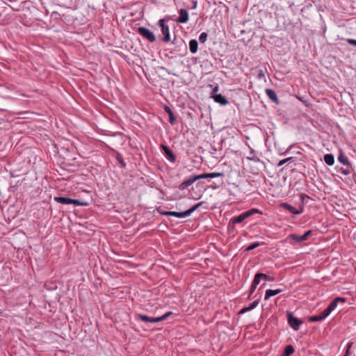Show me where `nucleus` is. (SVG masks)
Masks as SVG:
<instances>
[{"label": "nucleus", "mask_w": 356, "mask_h": 356, "mask_svg": "<svg viewBox=\"0 0 356 356\" xmlns=\"http://www.w3.org/2000/svg\"><path fill=\"white\" fill-rule=\"evenodd\" d=\"M331 312L326 308L325 309H324L321 314H320V316L321 317V318L323 320L325 319L327 316H329V314H330Z\"/></svg>", "instance_id": "nucleus-33"}, {"label": "nucleus", "mask_w": 356, "mask_h": 356, "mask_svg": "<svg viewBox=\"0 0 356 356\" xmlns=\"http://www.w3.org/2000/svg\"><path fill=\"white\" fill-rule=\"evenodd\" d=\"M353 344V342H348V344L346 346V353H345V355L343 356H348L349 355L350 350Z\"/></svg>", "instance_id": "nucleus-35"}, {"label": "nucleus", "mask_w": 356, "mask_h": 356, "mask_svg": "<svg viewBox=\"0 0 356 356\" xmlns=\"http://www.w3.org/2000/svg\"><path fill=\"white\" fill-rule=\"evenodd\" d=\"M346 41L349 44H351V45H353V46H356V40L351 39V38H348V39L346 40Z\"/></svg>", "instance_id": "nucleus-38"}, {"label": "nucleus", "mask_w": 356, "mask_h": 356, "mask_svg": "<svg viewBox=\"0 0 356 356\" xmlns=\"http://www.w3.org/2000/svg\"><path fill=\"white\" fill-rule=\"evenodd\" d=\"M115 159L119 162V163L120 164L122 168H125L127 167V164H126L125 161H124V159L121 154L117 153L116 156H115Z\"/></svg>", "instance_id": "nucleus-21"}, {"label": "nucleus", "mask_w": 356, "mask_h": 356, "mask_svg": "<svg viewBox=\"0 0 356 356\" xmlns=\"http://www.w3.org/2000/svg\"><path fill=\"white\" fill-rule=\"evenodd\" d=\"M164 111L168 113V115L169 116V122L171 124H174L176 122L177 119L175 117L172 111L168 106H164Z\"/></svg>", "instance_id": "nucleus-16"}, {"label": "nucleus", "mask_w": 356, "mask_h": 356, "mask_svg": "<svg viewBox=\"0 0 356 356\" xmlns=\"http://www.w3.org/2000/svg\"><path fill=\"white\" fill-rule=\"evenodd\" d=\"M334 300H336V302L337 303L339 302H346V298H342V297H337L334 298Z\"/></svg>", "instance_id": "nucleus-40"}, {"label": "nucleus", "mask_w": 356, "mask_h": 356, "mask_svg": "<svg viewBox=\"0 0 356 356\" xmlns=\"http://www.w3.org/2000/svg\"><path fill=\"white\" fill-rule=\"evenodd\" d=\"M343 173L346 175H348L350 173V171L348 170H343Z\"/></svg>", "instance_id": "nucleus-43"}, {"label": "nucleus", "mask_w": 356, "mask_h": 356, "mask_svg": "<svg viewBox=\"0 0 356 356\" xmlns=\"http://www.w3.org/2000/svg\"><path fill=\"white\" fill-rule=\"evenodd\" d=\"M250 149V155L247 156V159L250 161H252L254 162H259L260 161V159L258 156H256L255 151L250 147H249Z\"/></svg>", "instance_id": "nucleus-18"}, {"label": "nucleus", "mask_w": 356, "mask_h": 356, "mask_svg": "<svg viewBox=\"0 0 356 356\" xmlns=\"http://www.w3.org/2000/svg\"><path fill=\"white\" fill-rule=\"evenodd\" d=\"M312 230H308L303 235L299 236L296 234H291L289 236V238L293 239L296 242L300 243L307 240L309 236L312 234Z\"/></svg>", "instance_id": "nucleus-9"}, {"label": "nucleus", "mask_w": 356, "mask_h": 356, "mask_svg": "<svg viewBox=\"0 0 356 356\" xmlns=\"http://www.w3.org/2000/svg\"><path fill=\"white\" fill-rule=\"evenodd\" d=\"M196 180L202 179H208L209 173H203L198 175H195Z\"/></svg>", "instance_id": "nucleus-34"}, {"label": "nucleus", "mask_w": 356, "mask_h": 356, "mask_svg": "<svg viewBox=\"0 0 356 356\" xmlns=\"http://www.w3.org/2000/svg\"><path fill=\"white\" fill-rule=\"evenodd\" d=\"M282 289H268L266 291V293L264 296V300H268L270 297L277 295L280 293L282 292Z\"/></svg>", "instance_id": "nucleus-15"}, {"label": "nucleus", "mask_w": 356, "mask_h": 356, "mask_svg": "<svg viewBox=\"0 0 356 356\" xmlns=\"http://www.w3.org/2000/svg\"><path fill=\"white\" fill-rule=\"evenodd\" d=\"M261 280V274H260V273H257L255 274L252 284H254V286L256 285L257 286V285L259 284Z\"/></svg>", "instance_id": "nucleus-23"}, {"label": "nucleus", "mask_w": 356, "mask_h": 356, "mask_svg": "<svg viewBox=\"0 0 356 356\" xmlns=\"http://www.w3.org/2000/svg\"><path fill=\"white\" fill-rule=\"evenodd\" d=\"M249 311H250V310L248 309V307H243V309H241L239 311L238 314H245V312H249Z\"/></svg>", "instance_id": "nucleus-41"}, {"label": "nucleus", "mask_w": 356, "mask_h": 356, "mask_svg": "<svg viewBox=\"0 0 356 356\" xmlns=\"http://www.w3.org/2000/svg\"><path fill=\"white\" fill-rule=\"evenodd\" d=\"M259 301L260 300L259 299H257L256 300H254V302H252L251 304H250V305L248 306V309L251 311L253 309H254L256 307H257V305H259Z\"/></svg>", "instance_id": "nucleus-32"}, {"label": "nucleus", "mask_w": 356, "mask_h": 356, "mask_svg": "<svg viewBox=\"0 0 356 356\" xmlns=\"http://www.w3.org/2000/svg\"><path fill=\"white\" fill-rule=\"evenodd\" d=\"M176 38H175L172 41V43H175V40Z\"/></svg>", "instance_id": "nucleus-49"}, {"label": "nucleus", "mask_w": 356, "mask_h": 356, "mask_svg": "<svg viewBox=\"0 0 356 356\" xmlns=\"http://www.w3.org/2000/svg\"><path fill=\"white\" fill-rule=\"evenodd\" d=\"M198 42L196 40L193 39L189 41V49L192 54H195L197 51Z\"/></svg>", "instance_id": "nucleus-17"}, {"label": "nucleus", "mask_w": 356, "mask_h": 356, "mask_svg": "<svg viewBox=\"0 0 356 356\" xmlns=\"http://www.w3.org/2000/svg\"><path fill=\"white\" fill-rule=\"evenodd\" d=\"M137 32L149 42H153L156 40V36L154 33L146 27H138Z\"/></svg>", "instance_id": "nucleus-4"}, {"label": "nucleus", "mask_w": 356, "mask_h": 356, "mask_svg": "<svg viewBox=\"0 0 356 356\" xmlns=\"http://www.w3.org/2000/svg\"><path fill=\"white\" fill-rule=\"evenodd\" d=\"M255 213H260L261 214V211H259L257 209H250L245 212H243L238 215V216H234L232 218L230 219L228 228L229 229H234V225L237 223H241L243 222L246 218L250 217L251 216L255 214Z\"/></svg>", "instance_id": "nucleus-1"}, {"label": "nucleus", "mask_w": 356, "mask_h": 356, "mask_svg": "<svg viewBox=\"0 0 356 356\" xmlns=\"http://www.w3.org/2000/svg\"><path fill=\"white\" fill-rule=\"evenodd\" d=\"M252 294H250V292H249V294H248V299H251V296H252Z\"/></svg>", "instance_id": "nucleus-44"}, {"label": "nucleus", "mask_w": 356, "mask_h": 356, "mask_svg": "<svg viewBox=\"0 0 356 356\" xmlns=\"http://www.w3.org/2000/svg\"><path fill=\"white\" fill-rule=\"evenodd\" d=\"M31 149H28V150H27V154H31Z\"/></svg>", "instance_id": "nucleus-45"}, {"label": "nucleus", "mask_w": 356, "mask_h": 356, "mask_svg": "<svg viewBox=\"0 0 356 356\" xmlns=\"http://www.w3.org/2000/svg\"><path fill=\"white\" fill-rule=\"evenodd\" d=\"M202 204V202H199L192 207L191 209L183 211V212H177V211H159V213L162 216H171L177 218H185L190 216L193 211L197 209Z\"/></svg>", "instance_id": "nucleus-2"}, {"label": "nucleus", "mask_w": 356, "mask_h": 356, "mask_svg": "<svg viewBox=\"0 0 356 356\" xmlns=\"http://www.w3.org/2000/svg\"><path fill=\"white\" fill-rule=\"evenodd\" d=\"M257 76L258 79H264L265 77L264 71L263 70H259Z\"/></svg>", "instance_id": "nucleus-36"}, {"label": "nucleus", "mask_w": 356, "mask_h": 356, "mask_svg": "<svg viewBox=\"0 0 356 356\" xmlns=\"http://www.w3.org/2000/svg\"><path fill=\"white\" fill-rule=\"evenodd\" d=\"M338 303L334 299L327 306V309L332 312L337 306Z\"/></svg>", "instance_id": "nucleus-25"}, {"label": "nucleus", "mask_w": 356, "mask_h": 356, "mask_svg": "<svg viewBox=\"0 0 356 356\" xmlns=\"http://www.w3.org/2000/svg\"><path fill=\"white\" fill-rule=\"evenodd\" d=\"M208 38V35L207 33L203 32L199 36V40L201 43H204Z\"/></svg>", "instance_id": "nucleus-29"}, {"label": "nucleus", "mask_w": 356, "mask_h": 356, "mask_svg": "<svg viewBox=\"0 0 356 356\" xmlns=\"http://www.w3.org/2000/svg\"><path fill=\"white\" fill-rule=\"evenodd\" d=\"M196 178L195 176L191 177L188 179L184 181L179 186V188L181 191L185 190L189 186L192 185L195 181H196Z\"/></svg>", "instance_id": "nucleus-12"}, {"label": "nucleus", "mask_w": 356, "mask_h": 356, "mask_svg": "<svg viewBox=\"0 0 356 356\" xmlns=\"http://www.w3.org/2000/svg\"><path fill=\"white\" fill-rule=\"evenodd\" d=\"M136 318L137 320H140L144 322H150V323H158V322L163 321L161 316H159V317H149L148 316L141 314H137L136 315Z\"/></svg>", "instance_id": "nucleus-7"}, {"label": "nucleus", "mask_w": 356, "mask_h": 356, "mask_svg": "<svg viewBox=\"0 0 356 356\" xmlns=\"http://www.w3.org/2000/svg\"><path fill=\"white\" fill-rule=\"evenodd\" d=\"M211 97L216 103H218L220 105L225 106L228 104V100L227 98L221 94L214 95L211 96Z\"/></svg>", "instance_id": "nucleus-13"}, {"label": "nucleus", "mask_w": 356, "mask_h": 356, "mask_svg": "<svg viewBox=\"0 0 356 356\" xmlns=\"http://www.w3.org/2000/svg\"><path fill=\"white\" fill-rule=\"evenodd\" d=\"M281 207L293 214H300L303 212L304 210V207L302 205L300 207V209H297L291 204H289L287 203H282L281 204Z\"/></svg>", "instance_id": "nucleus-10"}, {"label": "nucleus", "mask_w": 356, "mask_h": 356, "mask_svg": "<svg viewBox=\"0 0 356 356\" xmlns=\"http://www.w3.org/2000/svg\"><path fill=\"white\" fill-rule=\"evenodd\" d=\"M26 118H29V117L28 116H24L23 117V119H26Z\"/></svg>", "instance_id": "nucleus-47"}, {"label": "nucleus", "mask_w": 356, "mask_h": 356, "mask_svg": "<svg viewBox=\"0 0 356 356\" xmlns=\"http://www.w3.org/2000/svg\"><path fill=\"white\" fill-rule=\"evenodd\" d=\"M54 200L62 204H74L75 206H86L87 203L81 202L79 200L67 197H55Z\"/></svg>", "instance_id": "nucleus-3"}, {"label": "nucleus", "mask_w": 356, "mask_h": 356, "mask_svg": "<svg viewBox=\"0 0 356 356\" xmlns=\"http://www.w3.org/2000/svg\"><path fill=\"white\" fill-rule=\"evenodd\" d=\"M209 87L212 88V91L211 92V97L214 95H217L216 92L218 91V89H219L218 84H216V85L210 84Z\"/></svg>", "instance_id": "nucleus-27"}, {"label": "nucleus", "mask_w": 356, "mask_h": 356, "mask_svg": "<svg viewBox=\"0 0 356 356\" xmlns=\"http://www.w3.org/2000/svg\"><path fill=\"white\" fill-rule=\"evenodd\" d=\"M324 161L328 165H332L334 163V157L332 154H327L324 156Z\"/></svg>", "instance_id": "nucleus-19"}, {"label": "nucleus", "mask_w": 356, "mask_h": 356, "mask_svg": "<svg viewBox=\"0 0 356 356\" xmlns=\"http://www.w3.org/2000/svg\"><path fill=\"white\" fill-rule=\"evenodd\" d=\"M173 313L172 312H166L165 314L161 316L163 321L166 320L169 316H170Z\"/></svg>", "instance_id": "nucleus-37"}, {"label": "nucleus", "mask_w": 356, "mask_h": 356, "mask_svg": "<svg viewBox=\"0 0 356 356\" xmlns=\"http://www.w3.org/2000/svg\"><path fill=\"white\" fill-rule=\"evenodd\" d=\"M338 160L340 163H343V165H348V166L350 165V163L348 159H347V157L341 154L339 156Z\"/></svg>", "instance_id": "nucleus-22"}, {"label": "nucleus", "mask_w": 356, "mask_h": 356, "mask_svg": "<svg viewBox=\"0 0 356 356\" xmlns=\"http://www.w3.org/2000/svg\"><path fill=\"white\" fill-rule=\"evenodd\" d=\"M298 99H299L300 101L303 102L302 98H301V97H298Z\"/></svg>", "instance_id": "nucleus-48"}, {"label": "nucleus", "mask_w": 356, "mask_h": 356, "mask_svg": "<svg viewBox=\"0 0 356 356\" xmlns=\"http://www.w3.org/2000/svg\"><path fill=\"white\" fill-rule=\"evenodd\" d=\"M259 245H260V243L259 242L253 243L251 245H250L248 247H247L245 250L246 251L252 250L255 249L256 248L259 247Z\"/></svg>", "instance_id": "nucleus-31"}, {"label": "nucleus", "mask_w": 356, "mask_h": 356, "mask_svg": "<svg viewBox=\"0 0 356 356\" xmlns=\"http://www.w3.org/2000/svg\"><path fill=\"white\" fill-rule=\"evenodd\" d=\"M306 198H307V199H309V197L307 195L304 194V193L300 194V200H301V202H302V204L304 203L305 200Z\"/></svg>", "instance_id": "nucleus-39"}, {"label": "nucleus", "mask_w": 356, "mask_h": 356, "mask_svg": "<svg viewBox=\"0 0 356 356\" xmlns=\"http://www.w3.org/2000/svg\"><path fill=\"white\" fill-rule=\"evenodd\" d=\"M323 319L321 318L320 314L319 315H316V316H309V318H308V321L309 322H317V321H321Z\"/></svg>", "instance_id": "nucleus-26"}, {"label": "nucleus", "mask_w": 356, "mask_h": 356, "mask_svg": "<svg viewBox=\"0 0 356 356\" xmlns=\"http://www.w3.org/2000/svg\"><path fill=\"white\" fill-rule=\"evenodd\" d=\"M179 17L176 19L177 23L184 24L188 21V13L185 9H180L179 10Z\"/></svg>", "instance_id": "nucleus-11"}, {"label": "nucleus", "mask_w": 356, "mask_h": 356, "mask_svg": "<svg viewBox=\"0 0 356 356\" xmlns=\"http://www.w3.org/2000/svg\"><path fill=\"white\" fill-rule=\"evenodd\" d=\"M287 321L288 323L290 326L295 330H298L300 325H302V321L295 317L292 312H286Z\"/></svg>", "instance_id": "nucleus-5"}, {"label": "nucleus", "mask_w": 356, "mask_h": 356, "mask_svg": "<svg viewBox=\"0 0 356 356\" xmlns=\"http://www.w3.org/2000/svg\"><path fill=\"white\" fill-rule=\"evenodd\" d=\"M260 274H261V279L265 281L273 282L275 280L274 277H271L270 275H268L266 274L261 273H260Z\"/></svg>", "instance_id": "nucleus-24"}, {"label": "nucleus", "mask_w": 356, "mask_h": 356, "mask_svg": "<svg viewBox=\"0 0 356 356\" xmlns=\"http://www.w3.org/2000/svg\"><path fill=\"white\" fill-rule=\"evenodd\" d=\"M256 288H257L256 285H254V284H251L250 290V294H252L254 293V291H255Z\"/></svg>", "instance_id": "nucleus-42"}, {"label": "nucleus", "mask_w": 356, "mask_h": 356, "mask_svg": "<svg viewBox=\"0 0 356 356\" xmlns=\"http://www.w3.org/2000/svg\"><path fill=\"white\" fill-rule=\"evenodd\" d=\"M159 25L161 27V31L162 34L163 35V38H162V41L164 42H168L170 40V32H169V26L165 24V19H161L159 21Z\"/></svg>", "instance_id": "nucleus-6"}, {"label": "nucleus", "mask_w": 356, "mask_h": 356, "mask_svg": "<svg viewBox=\"0 0 356 356\" xmlns=\"http://www.w3.org/2000/svg\"><path fill=\"white\" fill-rule=\"evenodd\" d=\"M161 148L163 150V152L165 158L168 161H170L172 163H175L176 161V156L169 147H168L165 145H161Z\"/></svg>", "instance_id": "nucleus-8"}, {"label": "nucleus", "mask_w": 356, "mask_h": 356, "mask_svg": "<svg viewBox=\"0 0 356 356\" xmlns=\"http://www.w3.org/2000/svg\"><path fill=\"white\" fill-rule=\"evenodd\" d=\"M266 94L268 97L275 104H279V99L275 90L270 88L266 89Z\"/></svg>", "instance_id": "nucleus-14"}, {"label": "nucleus", "mask_w": 356, "mask_h": 356, "mask_svg": "<svg viewBox=\"0 0 356 356\" xmlns=\"http://www.w3.org/2000/svg\"><path fill=\"white\" fill-rule=\"evenodd\" d=\"M218 177H224L223 172H210L209 173V178H216Z\"/></svg>", "instance_id": "nucleus-30"}, {"label": "nucleus", "mask_w": 356, "mask_h": 356, "mask_svg": "<svg viewBox=\"0 0 356 356\" xmlns=\"http://www.w3.org/2000/svg\"><path fill=\"white\" fill-rule=\"evenodd\" d=\"M295 351V349L292 345H287L285 348L282 356H290Z\"/></svg>", "instance_id": "nucleus-20"}, {"label": "nucleus", "mask_w": 356, "mask_h": 356, "mask_svg": "<svg viewBox=\"0 0 356 356\" xmlns=\"http://www.w3.org/2000/svg\"><path fill=\"white\" fill-rule=\"evenodd\" d=\"M289 161H293V157H289L279 161L277 166L280 167Z\"/></svg>", "instance_id": "nucleus-28"}, {"label": "nucleus", "mask_w": 356, "mask_h": 356, "mask_svg": "<svg viewBox=\"0 0 356 356\" xmlns=\"http://www.w3.org/2000/svg\"><path fill=\"white\" fill-rule=\"evenodd\" d=\"M23 114H24V115H26V114H29V113H28V112H26V111H24V112H23Z\"/></svg>", "instance_id": "nucleus-46"}]
</instances>
